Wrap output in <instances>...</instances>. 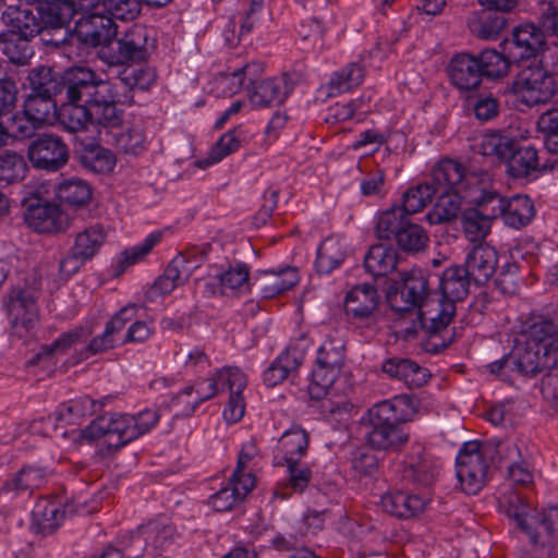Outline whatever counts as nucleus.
Instances as JSON below:
<instances>
[{"label":"nucleus","instance_id":"f257e3e1","mask_svg":"<svg viewBox=\"0 0 558 558\" xmlns=\"http://www.w3.org/2000/svg\"><path fill=\"white\" fill-rule=\"evenodd\" d=\"M142 69L124 70L118 83L100 78L88 66H72L63 73L60 98V123L64 130L75 133L89 125L118 129L124 119V111L118 105H131L130 94L135 87L144 89Z\"/></svg>","mask_w":558,"mask_h":558},{"label":"nucleus","instance_id":"f03ea898","mask_svg":"<svg viewBox=\"0 0 558 558\" xmlns=\"http://www.w3.org/2000/svg\"><path fill=\"white\" fill-rule=\"evenodd\" d=\"M555 366H558V349L543 336H535L527 323L525 340L518 341L508 354L487 365L490 374L506 383H511L514 374L534 378Z\"/></svg>","mask_w":558,"mask_h":558},{"label":"nucleus","instance_id":"7ed1b4c3","mask_svg":"<svg viewBox=\"0 0 558 558\" xmlns=\"http://www.w3.org/2000/svg\"><path fill=\"white\" fill-rule=\"evenodd\" d=\"M514 456L520 457V449L514 442L488 439L484 442L463 444L456 459L457 478L461 489L468 495L477 494L487 481V460L496 464Z\"/></svg>","mask_w":558,"mask_h":558},{"label":"nucleus","instance_id":"20e7f679","mask_svg":"<svg viewBox=\"0 0 558 558\" xmlns=\"http://www.w3.org/2000/svg\"><path fill=\"white\" fill-rule=\"evenodd\" d=\"M159 421L156 410L145 409L136 415L106 414L96 417L82 430V437L97 440L104 437L108 453H116L122 447L148 433Z\"/></svg>","mask_w":558,"mask_h":558},{"label":"nucleus","instance_id":"39448f33","mask_svg":"<svg viewBox=\"0 0 558 558\" xmlns=\"http://www.w3.org/2000/svg\"><path fill=\"white\" fill-rule=\"evenodd\" d=\"M500 508L527 534L533 545L549 547L550 550L558 547V506L536 511L524 497L512 492L500 500Z\"/></svg>","mask_w":558,"mask_h":558},{"label":"nucleus","instance_id":"423d86ee","mask_svg":"<svg viewBox=\"0 0 558 558\" xmlns=\"http://www.w3.org/2000/svg\"><path fill=\"white\" fill-rule=\"evenodd\" d=\"M447 73L456 88L470 92L478 88L483 78L495 81L505 77L506 63L493 48L477 53L459 52L451 57Z\"/></svg>","mask_w":558,"mask_h":558},{"label":"nucleus","instance_id":"0eeeda50","mask_svg":"<svg viewBox=\"0 0 558 558\" xmlns=\"http://www.w3.org/2000/svg\"><path fill=\"white\" fill-rule=\"evenodd\" d=\"M480 153L505 161L507 172L513 179H523L539 170L537 149L532 145H522L517 138L500 131H492L481 136Z\"/></svg>","mask_w":558,"mask_h":558},{"label":"nucleus","instance_id":"6e6552de","mask_svg":"<svg viewBox=\"0 0 558 558\" xmlns=\"http://www.w3.org/2000/svg\"><path fill=\"white\" fill-rule=\"evenodd\" d=\"M344 363V344L341 339L327 338L317 351L316 367L307 387L312 400H323L341 373Z\"/></svg>","mask_w":558,"mask_h":558},{"label":"nucleus","instance_id":"1a4fd4ad","mask_svg":"<svg viewBox=\"0 0 558 558\" xmlns=\"http://www.w3.org/2000/svg\"><path fill=\"white\" fill-rule=\"evenodd\" d=\"M553 75L541 66L521 70L508 85L510 94L529 108L547 104L555 94Z\"/></svg>","mask_w":558,"mask_h":558},{"label":"nucleus","instance_id":"9d476101","mask_svg":"<svg viewBox=\"0 0 558 558\" xmlns=\"http://www.w3.org/2000/svg\"><path fill=\"white\" fill-rule=\"evenodd\" d=\"M148 29L133 26L122 37H113L108 45L99 49V58L108 65H124L142 62L148 58Z\"/></svg>","mask_w":558,"mask_h":558},{"label":"nucleus","instance_id":"9b49d317","mask_svg":"<svg viewBox=\"0 0 558 558\" xmlns=\"http://www.w3.org/2000/svg\"><path fill=\"white\" fill-rule=\"evenodd\" d=\"M430 293L427 274L422 269H411L401 274L399 281H393L387 291V300L396 312L421 308Z\"/></svg>","mask_w":558,"mask_h":558},{"label":"nucleus","instance_id":"f8f14e48","mask_svg":"<svg viewBox=\"0 0 558 558\" xmlns=\"http://www.w3.org/2000/svg\"><path fill=\"white\" fill-rule=\"evenodd\" d=\"M544 45L543 34L533 24L517 26L509 37L500 44L501 51L498 54L506 63V75L512 64L535 58Z\"/></svg>","mask_w":558,"mask_h":558},{"label":"nucleus","instance_id":"ddd939ff","mask_svg":"<svg viewBox=\"0 0 558 558\" xmlns=\"http://www.w3.org/2000/svg\"><path fill=\"white\" fill-rule=\"evenodd\" d=\"M27 156L35 169L56 172L68 163L70 151L60 136L40 134L29 143Z\"/></svg>","mask_w":558,"mask_h":558},{"label":"nucleus","instance_id":"4468645a","mask_svg":"<svg viewBox=\"0 0 558 558\" xmlns=\"http://www.w3.org/2000/svg\"><path fill=\"white\" fill-rule=\"evenodd\" d=\"M118 27L112 17L102 11L81 16L73 33L71 44L76 43L84 48H104L117 36Z\"/></svg>","mask_w":558,"mask_h":558},{"label":"nucleus","instance_id":"2eb2a0df","mask_svg":"<svg viewBox=\"0 0 558 558\" xmlns=\"http://www.w3.org/2000/svg\"><path fill=\"white\" fill-rule=\"evenodd\" d=\"M24 216L27 225L38 233L65 232L72 225V219L59 205L40 198L25 204Z\"/></svg>","mask_w":558,"mask_h":558},{"label":"nucleus","instance_id":"dca6fc26","mask_svg":"<svg viewBox=\"0 0 558 558\" xmlns=\"http://www.w3.org/2000/svg\"><path fill=\"white\" fill-rule=\"evenodd\" d=\"M439 461L420 445H413L407 453L401 476L404 481L417 486H430L439 474Z\"/></svg>","mask_w":558,"mask_h":558},{"label":"nucleus","instance_id":"f3484780","mask_svg":"<svg viewBox=\"0 0 558 558\" xmlns=\"http://www.w3.org/2000/svg\"><path fill=\"white\" fill-rule=\"evenodd\" d=\"M475 286L487 283L497 271L498 253L487 243L472 245L462 264Z\"/></svg>","mask_w":558,"mask_h":558},{"label":"nucleus","instance_id":"a211bd4d","mask_svg":"<svg viewBox=\"0 0 558 558\" xmlns=\"http://www.w3.org/2000/svg\"><path fill=\"white\" fill-rule=\"evenodd\" d=\"M175 538V527L167 519H156L143 524L133 535V542L144 543V549L150 555H160Z\"/></svg>","mask_w":558,"mask_h":558},{"label":"nucleus","instance_id":"6ab92c4d","mask_svg":"<svg viewBox=\"0 0 558 558\" xmlns=\"http://www.w3.org/2000/svg\"><path fill=\"white\" fill-rule=\"evenodd\" d=\"M456 315V305L440 299L434 303H426L420 308L417 319L421 328L429 338L442 336L448 332V326Z\"/></svg>","mask_w":558,"mask_h":558},{"label":"nucleus","instance_id":"aec40b11","mask_svg":"<svg viewBox=\"0 0 558 558\" xmlns=\"http://www.w3.org/2000/svg\"><path fill=\"white\" fill-rule=\"evenodd\" d=\"M436 193L466 192L464 167L452 159L440 160L432 170L428 180Z\"/></svg>","mask_w":558,"mask_h":558},{"label":"nucleus","instance_id":"412c9836","mask_svg":"<svg viewBox=\"0 0 558 558\" xmlns=\"http://www.w3.org/2000/svg\"><path fill=\"white\" fill-rule=\"evenodd\" d=\"M220 378L230 391L229 401L223 410V417L231 423L240 421L244 415L245 402L242 396L246 387V376L236 367L221 368Z\"/></svg>","mask_w":558,"mask_h":558},{"label":"nucleus","instance_id":"4be33fe9","mask_svg":"<svg viewBox=\"0 0 558 558\" xmlns=\"http://www.w3.org/2000/svg\"><path fill=\"white\" fill-rule=\"evenodd\" d=\"M305 355V348L289 345L270 365L264 371L263 380L267 387H275L295 373L302 365Z\"/></svg>","mask_w":558,"mask_h":558},{"label":"nucleus","instance_id":"5701e85b","mask_svg":"<svg viewBox=\"0 0 558 558\" xmlns=\"http://www.w3.org/2000/svg\"><path fill=\"white\" fill-rule=\"evenodd\" d=\"M381 369L390 378L402 381L410 389L424 386L430 377L427 368L410 359H388L383 363Z\"/></svg>","mask_w":558,"mask_h":558},{"label":"nucleus","instance_id":"b1692460","mask_svg":"<svg viewBox=\"0 0 558 558\" xmlns=\"http://www.w3.org/2000/svg\"><path fill=\"white\" fill-rule=\"evenodd\" d=\"M66 511L73 512V507L66 505L65 509L61 510L60 504L54 500L46 498L40 499L37 501L32 512L31 529L36 534H52L60 526Z\"/></svg>","mask_w":558,"mask_h":558},{"label":"nucleus","instance_id":"393cba45","mask_svg":"<svg viewBox=\"0 0 558 558\" xmlns=\"http://www.w3.org/2000/svg\"><path fill=\"white\" fill-rule=\"evenodd\" d=\"M292 92L288 76L259 81L248 90L250 101L253 106L264 108L281 105Z\"/></svg>","mask_w":558,"mask_h":558},{"label":"nucleus","instance_id":"a878e982","mask_svg":"<svg viewBox=\"0 0 558 558\" xmlns=\"http://www.w3.org/2000/svg\"><path fill=\"white\" fill-rule=\"evenodd\" d=\"M0 19L7 32H14L29 39L35 38L43 29L36 10L9 5L1 12Z\"/></svg>","mask_w":558,"mask_h":558},{"label":"nucleus","instance_id":"bb28decb","mask_svg":"<svg viewBox=\"0 0 558 558\" xmlns=\"http://www.w3.org/2000/svg\"><path fill=\"white\" fill-rule=\"evenodd\" d=\"M472 283L473 279H471L463 265L450 266L444 270L439 279L441 291L439 299L456 305L458 301H462L468 296Z\"/></svg>","mask_w":558,"mask_h":558},{"label":"nucleus","instance_id":"cd10ccee","mask_svg":"<svg viewBox=\"0 0 558 558\" xmlns=\"http://www.w3.org/2000/svg\"><path fill=\"white\" fill-rule=\"evenodd\" d=\"M379 303L376 288L371 283L353 287L345 296L344 308L348 315L365 319L373 315Z\"/></svg>","mask_w":558,"mask_h":558},{"label":"nucleus","instance_id":"c85d7f7f","mask_svg":"<svg viewBox=\"0 0 558 558\" xmlns=\"http://www.w3.org/2000/svg\"><path fill=\"white\" fill-rule=\"evenodd\" d=\"M74 156L83 168L94 173L109 172L116 166V157L111 150L95 142L81 143L75 148Z\"/></svg>","mask_w":558,"mask_h":558},{"label":"nucleus","instance_id":"c756f323","mask_svg":"<svg viewBox=\"0 0 558 558\" xmlns=\"http://www.w3.org/2000/svg\"><path fill=\"white\" fill-rule=\"evenodd\" d=\"M61 102L59 97L31 93L27 95L23 105V113L33 122L51 124L58 120L60 122Z\"/></svg>","mask_w":558,"mask_h":558},{"label":"nucleus","instance_id":"7c9ffc66","mask_svg":"<svg viewBox=\"0 0 558 558\" xmlns=\"http://www.w3.org/2000/svg\"><path fill=\"white\" fill-rule=\"evenodd\" d=\"M507 25L505 14L496 10L483 8L475 12L468 22L472 35L482 40L496 39Z\"/></svg>","mask_w":558,"mask_h":558},{"label":"nucleus","instance_id":"2f4dec72","mask_svg":"<svg viewBox=\"0 0 558 558\" xmlns=\"http://www.w3.org/2000/svg\"><path fill=\"white\" fill-rule=\"evenodd\" d=\"M8 315L14 327L22 326L25 329L33 327L37 318V306L33 294L25 290H14L7 305Z\"/></svg>","mask_w":558,"mask_h":558},{"label":"nucleus","instance_id":"473e14b6","mask_svg":"<svg viewBox=\"0 0 558 558\" xmlns=\"http://www.w3.org/2000/svg\"><path fill=\"white\" fill-rule=\"evenodd\" d=\"M298 283V274L293 268H282L279 271L266 270L255 278L253 286L266 299L290 290Z\"/></svg>","mask_w":558,"mask_h":558},{"label":"nucleus","instance_id":"72a5a7b5","mask_svg":"<svg viewBox=\"0 0 558 558\" xmlns=\"http://www.w3.org/2000/svg\"><path fill=\"white\" fill-rule=\"evenodd\" d=\"M404 408H412V399L407 395L381 401L369 409V424H402L408 421Z\"/></svg>","mask_w":558,"mask_h":558},{"label":"nucleus","instance_id":"f704fd0d","mask_svg":"<svg viewBox=\"0 0 558 558\" xmlns=\"http://www.w3.org/2000/svg\"><path fill=\"white\" fill-rule=\"evenodd\" d=\"M425 499L418 495L405 492H389L381 497L383 509L401 519H410L420 513L425 507Z\"/></svg>","mask_w":558,"mask_h":558},{"label":"nucleus","instance_id":"c9c22d12","mask_svg":"<svg viewBox=\"0 0 558 558\" xmlns=\"http://www.w3.org/2000/svg\"><path fill=\"white\" fill-rule=\"evenodd\" d=\"M220 375L221 369H219L213 377L197 381L195 386H186L173 399V403L182 402L183 397H190L195 390V400L193 402H187L186 409L182 412L186 416L191 415L202 402L214 398L219 391H223L227 388V384L223 383Z\"/></svg>","mask_w":558,"mask_h":558},{"label":"nucleus","instance_id":"e433bc0d","mask_svg":"<svg viewBox=\"0 0 558 558\" xmlns=\"http://www.w3.org/2000/svg\"><path fill=\"white\" fill-rule=\"evenodd\" d=\"M41 28H68L74 17L66 0H40L35 4Z\"/></svg>","mask_w":558,"mask_h":558},{"label":"nucleus","instance_id":"4c0bfd02","mask_svg":"<svg viewBox=\"0 0 558 558\" xmlns=\"http://www.w3.org/2000/svg\"><path fill=\"white\" fill-rule=\"evenodd\" d=\"M369 425L367 441L374 449L397 451L409 440V434L403 429L402 424Z\"/></svg>","mask_w":558,"mask_h":558},{"label":"nucleus","instance_id":"58836bf2","mask_svg":"<svg viewBox=\"0 0 558 558\" xmlns=\"http://www.w3.org/2000/svg\"><path fill=\"white\" fill-rule=\"evenodd\" d=\"M31 40L14 32L1 31L0 52L14 65H27L35 53Z\"/></svg>","mask_w":558,"mask_h":558},{"label":"nucleus","instance_id":"ea45409f","mask_svg":"<svg viewBox=\"0 0 558 558\" xmlns=\"http://www.w3.org/2000/svg\"><path fill=\"white\" fill-rule=\"evenodd\" d=\"M398 264V253L391 245L371 246L364 257V267L374 278H384L392 272Z\"/></svg>","mask_w":558,"mask_h":558},{"label":"nucleus","instance_id":"a19ab883","mask_svg":"<svg viewBox=\"0 0 558 558\" xmlns=\"http://www.w3.org/2000/svg\"><path fill=\"white\" fill-rule=\"evenodd\" d=\"M27 82L31 93L60 98L62 96L63 74L50 66L39 65L33 68L28 72Z\"/></svg>","mask_w":558,"mask_h":558},{"label":"nucleus","instance_id":"79ce46f5","mask_svg":"<svg viewBox=\"0 0 558 558\" xmlns=\"http://www.w3.org/2000/svg\"><path fill=\"white\" fill-rule=\"evenodd\" d=\"M56 196L62 205L81 208L92 201L93 189L83 179H64L57 185Z\"/></svg>","mask_w":558,"mask_h":558},{"label":"nucleus","instance_id":"37998d69","mask_svg":"<svg viewBox=\"0 0 558 558\" xmlns=\"http://www.w3.org/2000/svg\"><path fill=\"white\" fill-rule=\"evenodd\" d=\"M245 137V132L241 125L233 128L219 138L206 158L196 161V166L204 169L221 161L225 157L236 151Z\"/></svg>","mask_w":558,"mask_h":558},{"label":"nucleus","instance_id":"c03bdc74","mask_svg":"<svg viewBox=\"0 0 558 558\" xmlns=\"http://www.w3.org/2000/svg\"><path fill=\"white\" fill-rule=\"evenodd\" d=\"M464 192L436 193L437 199L425 218L430 225H441L458 217Z\"/></svg>","mask_w":558,"mask_h":558},{"label":"nucleus","instance_id":"a18cd8bd","mask_svg":"<svg viewBox=\"0 0 558 558\" xmlns=\"http://www.w3.org/2000/svg\"><path fill=\"white\" fill-rule=\"evenodd\" d=\"M107 236V229L95 223L75 234L72 247L90 262L105 245Z\"/></svg>","mask_w":558,"mask_h":558},{"label":"nucleus","instance_id":"49530a36","mask_svg":"<svg viewBox=\"0 0 558 558\" xmlns=\"http://www.w3.org/2000/svg\"><path fill=\"white\" fill-rule=\"evenodd\" d=\"M535 216L533 201L527 195H513L508 198L504 215L506 226L521 229L527 226Z\"/></svg>","mask_w":558,"mask_h":558},{"label":"nucleus","instance_id":"de8ad7c7","mask_svg":"<svg viewBox=\"0 0 558 558\" xmlns=\"http://www.w3.org/2000/svg\"><path fill=\"white\" fill-rule=\"evenodd\" d=\"M411 220L409 215L401 205H395L384 210L376 223V234L380 240H392Z\"/></svg>","mask_w":558,"mask_h":558},{"label":"nucleus","instance_id":"09e8293b","mask_svg":"<svg viewBox=\"0 0 558 558\" xmlns=\"http://www.w3.org/2000/svg\"><path fill=\"white\" fill-rule=\"evenodd\" d=\"M345 256L341 242L336 238H327L317 250L316 270L328 275L343 263Z\"/></svg>","mask_w":558,"mask_h":558},{"label":"nucleus","instance_id":"8fccbe9b","mask_svg":"<svg viewBox=\"0 0 558 558\" xmlns=\"http://www.w3.org/2000/svg\"><path fill=\"white\" fill-rule=\"evenodd\" d=\"M221 294L229 292H245L248 290L250 268L244 263H236L214 277Z\"/></svg>","mask_w":558,"mask_h":558},{"label":"nucleus","instance_id":"3c124183","mask_svg":"<svg viewBox=\"0 0 558 558\" xmlns=\"http://www.w3.org/2000/svg\"><path fill=\"white\" fill-rule=\"evenodd\" d=\"M527 324L534 328L535 336H543L558 349V302L544 307L543 313L530 318Z\"/></svg>","mask_w":558,"mask_h":558},{"label":"nucleus","instance_id":"603ef678","mask_svg":"<svg viewBox=\"0 0 558 558\" xmlns=\"http://www.w3.org/2000/svg\"><path fill=\"white\" fill-rule=\"evenodd\" d=\"M92 331L83 326L62 332L53 342L43 345L37 353V357L50 356L56 352L65 353L71 348L86 343Z\"/></svg>","mask_w":558,"mask_h":558},{"label":"nucleus","instance_id":"864d4df0","mask_svg":"<svg viewBox=\"0 0 558 558\" xmlns=\"http://www.w3.org/2000/svg\"><path fill=\"white\" fill-rule=\"evenodd\" d=\"M199 266L196 259L195 247L185 253L178 254L166 267L163 275L167 276L178 287L184 284L193 269Z\"/></svg>","mask_w":558,"mask_h":558},{"label":"nucleus","instance_id":"5fc2aeb1","mask_svg":"<svg viewBox=\"0 0 558 558\" xmlns=\"http://www.w3.org/2000/svg\"><path fill=\"white\" fill-rule=\"evenodd\" d=\"M284 462L299 460L308 448V435L301 427H293L283 433L279 440Z\"/></svg>","mask_w":558,"mask_h":558},{"label":"nucleus","instance_id":"6e6d98bb","mask_svg":"<svg viewBox=\"0 0 558 558\" xmlns=\"http://www.w3.org/2000/svg\"><path fill=\"white\" fill-rule=\"evenodd\" d=\"M395 240L403 252L418 253L427 246L428 234L421 225L410 220Z\"/></svg>","mask_w":558,"mask_h":558},{"label":"nucleus","instance_id":"4d7b16f0","mask_svg":"<svg viewBox=\"0 0 558 558\" xmlns=\"http://www.w3.org/2000/svg\"><path fill=\"white\" fill-rule=\"evenodd\" d=\"M364 78L362 66L351 63L348 66L335 72L328 83L329 95L341 94L357 87Z\"/></svg>","mask_w":558,"mask_h":558},{"label":"nucleus","instance_id":"13d9d810","mask_svg":"<svg viewBox=\"0 0 558 558\" xmlns=\"http://www.w3.org/2000/svg\"><path fill=\"white\" fill-rule=\"evenodd\" d=\"M461 225L471 242L483 240L490 231L492 221L476 208H466L461 213Z\"/></svg>","mask_w":558,"mask_h":558},{"label":"nucleus","instance_id":"bf43d9fd","mask_svg":"<svg viewBox=\"0 0 558 558\" xmlns=\"http://www.w3.org/2000/svg\"><path fill=\"white\" fill-rule=\"evenodd\" d=\"M436 195L435 190L428 181L409 187L402 196V207L409 215L423 210Z\"/></svg>","mask_w":558,"mask_h":558},{"label":"nucleus","instance_id":"052dcab7","mask_svg":"<svg viewBox=\"0 0 558 558\" xmlns=\"http://www.w3.org/2000/svg\"><path fill=\"white\" fill-rule=\"evenodd\" d=\"M27 165L24 157L15 151L0 154V182L12 184L25 178Z\"/></svg>","mask_w":558,"mask_h":558},{"label":"nucleus","instance_id":"680f3d73","mask_svg":"<svg viewBox=\"0 0 558 558\" xmlns=\"http://www.w3.org/2000/svg\"><path fill=\"white\" fill-rule=\"evenodd\" d=\"M113 144L125 155L138 156L146 149V135L142 129L132 126L124 132L114 133Z\"/></svg>","mask_w":558,"mask_h":558},{"label":"nucleus","instance_id":"e2e57ef3","mask_svg":"<svg viewBox=\"0 0 558 558\" xmlns=\"http://www.w3.org/2000/svg\"><path fill=\"white\" fill-rule=\"evenodd\" d=\"M46 481L43 469L24 468L15 476L5 482L1 490L26 492L39 488Z\"/></svg>","mask_w":558,"mask_h":558},{"label":"nucleus","instance_id":"0e129e2a","mask_svg":"<svg viewBox=\"0 0 558 558\" xmlns=\"http://www.w3.org/2000/svg\"><path fill=\"white\" fill-rule=\"evenodd\" d=\"M536 126L547 150L558 154V108L543 112L536 121Z\"/></svg>","mask_w":558,"mask_h":558},{"label":"nucleus","instance_id":"69168bd1","mask_svg":"<svg viewBox=\"0 0 558 558\" xmlns=\"http://www.w3.org/2000/svg\"><path fill=\"white\" fill-rule=\"evenodd\" d=\"M142 10L140 0H102L101 11L114 20H135Z\"/></svg>","mask_w":558,"mask_h":558},{"label":"nucleus","instance_id":"338daca9","mask_svg":"<svg viewBox=\"0 0 558 558\" xmlns=\"http://www.w3.org/2000/svg\"><path fill=\"white\" fill-rule=\"evenodd\" d=\"M470 106L475 119L481 123L490 122L500 113V102L492 94L477 95L471 98Z\"/></svg>","mask_w":558,"mask_h":558},{"label":"nucleus","instance_id":"774afa93","mask_svg":"<svg viewBox=\"0 0 558 558\" xmlns=\"http://www.w3.org/2000/svg\"><path fill=\"white\" fill-rule=\"evenodd\" d=\"M507 201L495 191H483L474 208L493 222L498 217L504 218Z\"/></svg>","mask_w":558,"mask_h":558}]
</instances>
